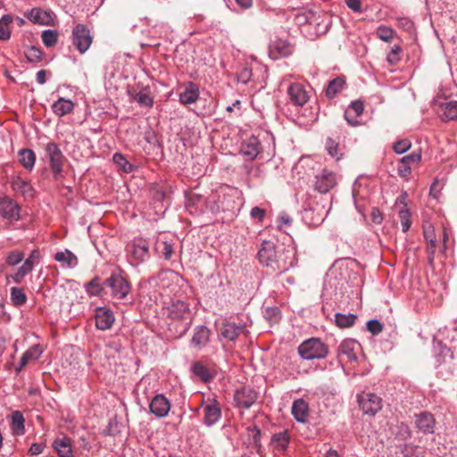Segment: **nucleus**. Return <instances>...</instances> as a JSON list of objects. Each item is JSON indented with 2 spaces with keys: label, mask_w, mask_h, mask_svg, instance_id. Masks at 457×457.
<instances>
[{
  "label": "nucleus",
  "mask_w": 457,
  "mask_h": 457,
  "mask_svg": "<svg viewBox=\"0 0 457 457\" xmlns=\"http://www.w3.org/2000/svg\"><path fill=\"white\" fill-rule=\"evenodd\" d=\"M42 353L43 350L39 345H32L22 354V364H27L30 361H37Z\"/></svg>",
  "instance_id": "obj_38"
},
{
  "label": "nucleus",
  "mask_w": 457,
  "mask_h": 457,
  "mask_svg": "<svg viewBox=\"0 0 457 457\" xmlns=\"http://www.w3.org/2000/svg\"><path fill=\"white\" fill-rule=\"evenodd\" d=\"M261 152V143L257 137L250 136L242 140L239 154L246 161H253Z\"/></svg>",
  "instance_id": "obj_9"
},
{
  "label": "nucleus",
  "mask_w": 457,
  "mask_h": 457,
  "mask_svg": "<svg viewBox=\"0 0 457 457\" xmlns=\"http://www.w3.org/2000/svg\"><path fill=\"white\" fill-rule=\"evenodd\" d=\"M287 94L290 101L298 106L304 105L310 98V92L300 83H292L287 89Z\"/></svg>",
  "instance_id": "obj_15"
},
{
  "label": "nucleus",
  "mask_w": 457,
  "mask_h": 457,
  "mask_svg": "<svg viewBox=\"0 0 457 457\" xmlns=\"http://www.w3.org/2000/svg\"><path fill=\"white\" fill-rule=\"evenodd\" d=\"M350 108L355 112V114H361L364 110V104L361 100L353 101L350 104Z\"/></svg>",
  "instance_id": "obj_58"
},
{
  "label": "nucleus",
  "mask_w": 457,
  "mask_h": 457,
  "mask_svg": "<svg viewBox=\"0 0 457 457\" xmlns=\"http://www.w3.org/2000/svg\"><path fill=\"white\" fill-rule=\"evenodd\" d=\"M414 417L415 425L420 433L428 435L435 432L436 420L432 413L422 411L415 414Z\"/></svg>",
  "instance_id": "obj_14"
},
{
  "label": "nucleus",
  "mask_w": 457,
  "mask_h": 457,
  "mask_svg": "<svg viewBox=\"0 0 457 457\" xmlns=\"http://www.w3.org/2000/svg\"><path fill=\"white\" fill-rule=\"evenodd\" d=\"M360 408L365 414L374 416L382 408L381 398L373 393H363L358 396Z\"/></svg>",
  "instance_id": "obj_5"
},
{
  "label": "nucleus",
  "mask_w": 457,
  "mask_h": 457,
  "mask_svg": "<svg viewBox=\"0 0 457 457\" xmlns=\"http://www.w3.org/2000/svg\"><path fill=\"white\" fill-rule=\"evenodd\" d=\"M149 256V245L145 240L139 239L133 242L131 249V259L134 262L133 265H139L146 261Z\"/></svg>",
  "instance_id": "obj_16"
},
{
  "label": "nucleus",
  "mask_w": 457,
  "mask_h": 457,
  "mask_svg": "<svg viewBox=\"0 0 457 457\" xmlns=\"http://www.w3.org/2000/svg\"><path fill=\"white\" fill-rule=\"evenodd\" d=\"M45 448V445L42 443H34L31 445L29 453L31 455H38L40 454Z\"/></svg>",
  "instance_id": "obj_60"
},
{
  "label": "nucleus",
  "mask_w": 457,
  "mask_h": 457,
  "mask_svg": "<svg viewBox=\"0 0 457 457\" xmlns=\"http://www.w3.org/2000/svg\"><path fill=\"white\" fill-rule=\"evenodd\" d=\"M358 343L353 339H345L341 342L337 349L338 357L345 356L350 361H355L357 360L356 348Z\"/></svg>",
  "instance_id": "obj_19"
},
{
  "label": "nucleus",
  "mask_w": 457,
  "mask_h": 457,
  "mask_svg": "<svg viewBox=\"0 0 457 457\" xmlns=\"http://www.w3.org/2000/svg\"><path fill=\"white\" fill-rule=\"evenodd\" d=\"M24 255H23V253L21 252V251H12L11 253H8L7 257H6V262L9 264V265H16L18 264L19 262H21L23 259Z\"/></svg>",
  "instance_id": "obj_52"
},
{
  "label": "nucleus",
  "mask_w": 457,
  "mask_h": 457,
  "mask_svg": "<svg viewBox=\"0 0 457 457\" xmlns=\"http://www.w3.org/2000/svg\"><path fill=\"white\" fill-rule=\"evenodd\" d=\"M397 172L399 176L406 178L411 174V168L408 165V163L402 162V161L400 160L397 166Z\"/></svg>",
  "instance_id": "obj_57"
},
{
  "label": "nucleus",
  "mask_w": 457,
  "mask_h": 457,
  "mask_svg": "<svg viewBox=\"0 0 457 457\" xmlns=\"http://www.w3.org/2000/svg\"><path fill=\"white\" fill-rule=\"evenodd\" d=\"M314 208L305 209L303 212V219L312 226H318L321 224L327 217L328 212L322 210L314 216Z\"/></svg>",
  "instance_id": "obj_31"
},
{
  "label": "nucleus",
  "mask_w": 457,
  "mask_h": 457,
  "mask_svg": "<svg viewBox=\"0 0 457 457\" xmlns=\"http://www.w3.org/2000/svg\"><path fill=\"white\" fill-rule=\"evenodd\" d=\"M26 18L39 25H52L54 19L51 12L44 11L41 8H32L25 13Z\"/></svg>",
  "instance_id": "obj_18"
},
{
  "label": "nucleus",
  "mask_w": 457,
  "mask_h": 457,
  "mask_svg": "<svg viewBox=\"0 0 457 457\" xmlns=\"http://www.w3.org/2000/svg\"><path fill=\"white\" fill-rule=\"evenodd\" d=\"M245 331L244 325H237L233 322H226L222 324L220 334L224 338L234 341L237 337Z\"/></svg>",
  "instance_id": "obj_22"
},
{
  "label": "nucleus",
  "mask_w": 457,
  "mask_h": 457,
  "mask_svg": "<svg viewBox=\"0 0 457 457\" xmlns=\"http://www.w3.org/2000/svg\"><path fill=\"white\" fill-rule=\"evenodd\" d=\"M34 266V261L26 259L20 268H21L28 274L33 270Z\"/></svg>",
  "instance_id": "obj_63"
},
{
  "label": "nucleus",
  "mask_w": 457,
  "mask_h": 457,
  "mask_svg": "<svg viewBox=\"0 0 457 457\" xmlns=\"http://www.w3.org/2000/svg\"><path fill=\"white\" fill-rule=\"evenodd\" d=\"M27 275V273L21 269V268H19L18 270L11 275L10 277L12 278V280L19 284L21 282V280L23 279V278Z\"/></svg>",
  "instance_id": "obj_62"
},
{
  "label": "nucleus",
  "mask_w": 457,
  "mask_h": 457,
  "mask_svg": "<svg viewBox=\"0 0 457 457\" xmlns=\"http://www.w3.org/2000/svg\"><path fill=\"white\" fill-rule=\"evenodd\" d=\"M273 446L278 450H286L289 443L287 431H282L273 435L271 438Z\"/></svg>",
  "instance_id": "obj_37"
},
{
  "label": "nucleus",
  "mask_w": 457,
  "mask_h": 457,
  "mask_svg": "<svg viewBox=\"0 0 457 457\" xmlns=\"http://www.w3.org/2000/svg\"><path fill=\"white\" fill-rule=\"evenodd\" d=\"M155 251L162 254L166 261L170 260L174 252L172 245L167 241H157Z\"/></svg>",
  "instance_id": "obj_41"
},
{
  "label": "nucleus",
  "mask_w": 457,
  "mask_h": 457,
  "mask_svg": "<svg viewBox=\"0 0 457 457\" xmlns=\"http://www.w3.org/2000/svg\"><path fill=\"white\" fill-rule=\"evenodd\" d=\"M46 155L49 158L50 166L54 177H57L62 171L64 156L60 147L53 142L46 146Z\"/></svg>",
  "instance_id": "obj_8"
},
{
  "label": "nucleus",
  "mask_w": 457,
  "mask_h": 457,
  "mask_svg": "<svg viewBox=\"0 0 457 457\" xmlns=\"http://www.w3.org/2000/svg\"><path fill=\"white\" fill-rule=\"evenodd\" d=\"M265 213H266L265 210L255 206V207L252 208V210L250 212V216L252 219L257 220L259 222H262L264 219Z\"/></svg>",
  "instance_id": "obj_56"
},
{
  "label": "nucleus",
  "mask_w": 457,
  "mask_h": 457,
  "mask_svg": "<svg viewBox=\"0 0 457 457\" xmlns=\"http://www.w3.org/2000/svg\"><path fill=\"white\" fill-rule=\"evenodd\" d=\"M72 43L81 54H84L92 44L89 29L83 24H78L72 30Z\"/></svg>",
  "instance_id": "obj_4"
},
{
  "label": "nucleus",
  "mask_w": 457,
  "mask_h": 457,
  "mask_svg": "<svg viewBox=\"0 0 457 457\" xmlns=\"http://www.w3.org/2000/svg\"><path fill=\"white\" fill-rule=\"evenodd\" d=\"M371 220L376 224H380L383 220V215L378 209L374 208L370 214Z\"/></svg>",
  "instance_id": "obj_61"
},
{
  "label": "nucleus",
  "mask_w": 457,
  "mask_h": 457,
  "mask_svg": "<svg viewBox=\"0 0 457 457\" xmlns=\"http://www.w3.org/2000/svg\"><path fill=\"white\" fill-rule=\"evenodd\" d=\"M421 159L420 153H412L411 154L403 156L401 161L402 162L408 163L411 167V164L418 163Z\"/></svg>",
  "instance_id": "obj_55"
},
{
  "label": "nucleus",
  "mask_w": 457,
  "mask_h": 457,
  "mask_svg": "<svg viewBox=\"0 0 457 457\" xmlns=\"http://www.w3.org/2000/svg\"><path fill=\"white\" fill-rule=\"evenodd\" d=\"M328 353V346L320 338L316 337L303 341L298 347L299 355L307 361L324 359Z\"/></svg>",
  "instance_id": "obj_2"
},
{
  "label": "nucleus",
  "mask_w": 457,
  "mask_h": 457,
  "mask_svg": "<svg viewBox=\"0 0 457 457\" xmlns=\"http://www.w3.org/2000/svg\"><path fill=\"white\" fill-rule=\"evenodd\" d=\"M367 329L372 335H378L383 330V324L378 320H370L367 322Z\"/></svg>",
  "instance_id": "obj_53"
},
{
  "label": "nucleus",
  "mask_w": 457,
  "mask_h": 457,
  "mask_svg": "<svg viewBox=\"0 0 457 457\" xmlns=\"http://www.w3.org/2000/svg\"><path fill=\"white\" fill-rule=\"evenodd\" d=\"M309 406L303 399H297L292 405V415L300 423H304L307 420Z\"/></svg>",
  "instance_id": "obj_23"
},
{
  "label": "nucleus",
  "mask_w": 457,
  "mask_h": 457,
  "mask_svg": "<svg viewBox=\"0 0 457 457\" xmlns=\"http://www.w3.org/2000/svg\"><path fill=\"white\" fill-rule=\"evenodd\" d=\"M24 417L22 413L19 411H15L12 412L11 415V429L12 434L16 436H21L25 432L24 427Z\"/></svg>",
  "instance_id": "obj_29"
},
{
  "label": "nucleus",
  "mask_w": 457,
  "mask_h": 457,
  "mask_svg": "<svg viewBox=\"0 0 457 457\" xmlns=\"http://www.w3.org/2000/svg\"><path fill=\"white\" fill-rule=\"evenodd\" d=\"M74 107V103L70 99L60 97L53 104L54 114H69Z\"/></svg>",
  "instance_id": "obj_32"
},
{
  "label": "nucleus",
  "mask_w": 457,
  "mask_h": 457,
  "mask_svg": "<svg viewBox=\"0 0 457 457\" xmlns=\"http://www.w3.org/2000/svg\"><path fill=\"white\" fill-rule=\"evenodd\" d=\"M319 18L311 10L298 12L295 14L294 21L297 26L318 23Z\"/></svg>",
  "instance_id": "obj_28"
},
{
  "label": "nucleus",
  "mask_w": 457,
  "mask_h": 457,
  "mask_svg": "<svg viewBox=\"0 0 457 457\" xmlns=\"http://www.w3.org/2000/svg\"><path fill=\"white\" fill-rule=\"evenodd\" d=\"M283 251H278L273 243L270 241H263L257 256L260 262L267 267H270L273 270L282 273L287 271L292 265H287L281 261Z\"/></svg>",
  "instance_id": "obj_1"
},
{
  "label": "nucleus",
  "mask_w": 457,
  "mask_h": 457,
  "mask_svg": "<svg viewBox=\"0 0 457 457\" xmlns=\"http://www.w3.org/2000/svg\"><path fill=\"white\" fill-rule=\"evenodd\" d=\"M0 216L10 222L18 221L21 219V206L10 197H1Z\"/></svg>",
  "instance_id": "obj_7"
},
{
  "label": "nucleus",
  "mask_w": 457,
  "mask_h": 457,
  "mask_svg": "<svg viewBox=\"0 0 457 457\" xmlns=\"http://www.w3.org/2000/svg\"><path fill=\"white\" fill-rule=\"evenodd\" d=\"M199 96V90L197 87L189 82L185 89L179 94V100L182 104H192L197 100Z\"/></svg>",
  "instance_id": "obj_26"
},
{
  "label": "nucleus",
  "mask_w": 457,
  "mask_h": 457,
  "mask_svg": "<svg viewBox=\"0 0 457 457\" xmlns=\"http://www.w3.org/2000/svg\"><path fill=\"white\" fill-rule=\"evenodd\" d=\"M325 147L328 154L335 158L336 160H340L342 157V154H339V144L336 140L331 137H328L326 139Z\"/></svg>",
  "instance_id": "obj_42"
},
{
  "label": "nucleus",
  "mask_w": 457,
  "mask_h": 457,
  "mask_svg": "<svg viewBox=\"0 0 457 457\" xmlns=\"http://www.w3.org/2000/svg\"><path fill=\"white\" fill-rule=\"evenodd\" d=\"M12 21V17L9 14H5L0 19V40H8L10 38V25Z\"/></svg>",
  "instance_id": "obj_39"
},
{
  "label": "nucleus",
  "mask_w": 457,
  "mask_h": 457,
  "mask_svg": "<svg viewBox=\"0 0 457 457\" xmlns=\"http://www.w3.org/2000/svg\"><path fill=\"white\" fill-rule=\"evenodd\" d=\"M41 39L46 47H52L58 41V32L53 29L44 30L41 34Z\"/></svg>",
  "instance_id": "obj_43"
},
{
  "label": "nucleus",
  "mask_w": 457,
  "mask_h": 457,
  "mask_svg": "<svg viewBox=\"0 0 457 457\" xmlns=\"http://www.w3.org/2000/svg\"><path fill=\"white\" fill-rule=\"evenodd\" d=\"M42 55V51L36 46H30L25 51V56L29 62H37L40 61Z\"/></svg>",
  "instance_id": "obj_48"
},
{
  "label": "nucleus",
  "mask_w": 457,
  "mask_h": 457,
  "mask_svg": "<svg viewBox=\"0 0 457 457\" xmlns=\"http://www.w3.org/2000/svg\"><path fill=\"white\" fill-rule=\"evenodd\" d=\"M258 395L253 388L244 386L236 391L234 400L237 407L249 409L257 401Z\"/></svg>",
  "instance_id": "obj_11"
},
{
  "label": "nucleus",
  "mask_w": 457,
  "mask_h": 457,
  "mask_svg": "<svg viewBox=\"0 0 457 457\" xmlns=\"http://www.w3.org/2000/svg\"><path fill=\"white\" fill-rule=\"evenodd\" d=\"M291 54V46L284 41H275L270 46V54L273 59Z\"/></svg>",
  "instance_id": "obj_27"
},
{
  "label": "nucleus",
  "mask_w": 457,
  "mask_h": 457,
  "mask_svg": "<svg viewBox=\"0 0 457 457\" xmlns=\"http://www.w3.org/2000/svg\"><path fill=\"white\" fill-rule=\"evenodd\" d=\"M19 158L21 164L29 170H31L34 168L36 155L34 152L30 149H21L19 151Z\"/></svg>",
  "instance_id": "obj_33"
},
{
  "label": "nucleus",
  "mask_w": 457,
  "mask_h": 457,
  "mask_svg": "<svg viewBox=\"0 0 457 457\" xmlns=\"http://www.w3.org/2000/svg\"><path fill=\"white\" fill-rule=\"evenodd\" d=\"M337 184L336 174L327 169L322 170L315 176L314 188L320 194H326Z\"/></svg>",
  "instance_id": "obj_10"
},
{
  "label": "nucleus",
  "mask_w": 457,
  "mask_h": 457,
  "mask_svg": "<svg viewBox=\"0 0 457 457\" xmlns=\"http://www.w3.org/2000/svg\"><path fill=\"white\" fill-rule=\"evenodd\" d=\"M104 287L111 290L113 298L119 300L124 299L131 290L130 283L117 273H112L104 280Z\"/></svg>",
  "instance_id": "obj_3"
},
{
  "label": "nucleus",
  "mask_w": 457,
  "mask_h": 457,
  "mask_svg": "<svg viewBox=\"0 0 457 457\" xmlns=\"http://www.w3.org/2000/svg\"><path fill=\"white\" fill-rule=\"evenodd\" d=\"M133 98L140 106L143 107H150L154 103L150 92L146 89L140 90L139 92L136 93L133 96Z\"/></svg>",
  "instance_id": "obj_40"
},
{
  "label": "nucleus",
  "mask_w": 457,
  "mask_h": 457,
  "mask_svg": "<svg viewBox=\"0 0 457 457\" xmlns=\"http://www.w3.org/2000/svg\"><path fill=\"white\" fill-rule=\"evenodd\" d=\"M204 411L203 423L206 427H212L221 418V407L218 401L215 399H208L207 402L202 404Z\"/></svg>",
  "instance_id": "obj_6"
},
{
  "label": "nucleus",
  "mask_w": 457,
  "mask_h": 457,
  "mask_svg": "<svg viewBox=\"0 0 457 457\" xmlns=\"http://www.w3.org/2000/svg\"><path fill=\"white\" fill-rule=\"evenodd\" d=\"M191 370L196 377H198L204 382H209L213 378L212 375L211 374L207 367L204 366L202 362H194L191 366Z\"/></svg>",
  "instance_id": "obj_34"
},
{
  "label": "nucleus",
  "mask_w": 457,
  "mask_h": 457,
  "mask_svg": "<svg viewBox=\"0 0 457 457\" xmlns=\"http://www.w3.org/2000/svg\"><path fill=\"white\" fill-rule=\"evenodd\" d=\"M167 315L175 320H187L190 316L188 304L181 300L172 301L167 306Z\"/></svg>",
  "instance_id": "obj_13"
},
{
  "label": "nucleus",
  "mask_w": 457,
  "mask_h": 457,
  "mask_svg": "<svg viewBox=\"0 0 457 457\" xmlns=\"http://www.w3.org/2000/svg\"><path fill=\"white\" fill-rule=\"evenodd\" d=\"M171 404L163 394H157L150 402L149 409L156 418H164L169 414Z\"/></svg>",
  "instance_id": "obj_12"
},
{
  "label": "nucleus",
  "mask_w": 457,
  "mask_h": 457,
  "mask_svg": "<svg viewBox=\"0 0 457 457\" xmlns=\"http://www.w3.org/2000/svg\"><path fill=\"white\" fill-rule=\"evenodd\" d=\"M402 48L398 45H395L387 54L386 60L391 65H395L401 60L400 54Z\"/></svg>",
  "instance_id": "obj_49"
},
{
  "label": "nucleus",
  "mask_w": 457,
  "mask_h": 457,
  "mask_svg": "<svg viewBox=\"0 0 457 457\" xmlns=\"http://www.w3.org/2000/svg\"><path fill=\"white\" fill-rule=\"evenodd\" d=\"M211 331L206 326H197L191 339V344L195 347L202 348L205 346L210 338Z\"/></svg>",
  "instance_id": "obj_21"
},
{
  "label": "nucleus",
  "mask_w": 457,
  "mask_h": 457,
  "mask_svg": "<svg viewBox=\"0 0 457 457\" xmlns=\"http://www.w3.org/2000/svg\"><path fill=\"white\" fill-rule=\"evenodd\" d=\"M346 5L355 12H361V0H345Z\"/></svg>",
  "instance_id": "obj_59"
},
{
  "label": "nucleus",
  "mask_w": 457,
  "mask_h": 457,
  "mask_svg": "<svg viewBox=\"0 0 457 457\" xmlns=\"http://www.w3.org/2000/svg\"><path fill=\"white\" fill-rule=\"evenodd\" d=\"M253 72L248 67H244L237 74V79L243 84H246L252 79Z\"/></svg>",
  "instance_id": "obj_54"
},
{
  "label": "nucleus",
  "mask_w": 457,
  "mask_h": 457,
  "mask_svg": "<svg viewBox=\"0 0 457 457\" xmlns=\"http://www.w3.org/2000/svg\"><path fill=\"white\" fill-rule=\"evenodd\" d=\"M394 33L395 32L392 29L383 26V25L379 26L377 30L378 37L381 40L386 41V42H388L392 39Z\"/></svg>",
  "instance_id": "obj_51"
},
{
  "label": "nucleus",
  "mask_w": 457,
  "mask_h": 457,
  "mask_svg": "<svg viewBox=\"0 0 457 457\" xmlns=\"http://www.w3.org/2000/svg\"><path fill=\"white\" fill-rule=\"evenodd\" d=\"M101 279L98 277H95L91 281L86 284V291L88 295L93 296H99L102 295L104 289V283L101 284Z\"/></svg>",
  "instance_id": "obj_35"
},
{
  "label": "nucleus",
  "mask_w": 457,
  "mask_h": 457,
  "mask_svg": "<svg viewBox=\"0 0 457 457\" xmlns=\"http://www.w3.org/2000/svg\"><path fill=\"white\" fill-rule=\"evenodd\" d=\"M11 299L14 305L21 306L26 303L27 296L21 288L13 287L11 288Z\"/></svg>",
  "instance_id": "obj_46"
},
{
  "label": "nucleus",
  "mask_w": 457,
  "mask_h": 457,
  "mask_svg": "<svg viewBox=\"0 0 457 457\" xmlns=\"http://www.w3.org/2000/svg\"><path fill=\"white\" fill-rule=\"evenodd\" d=\"M12 188L17 192L21 194L25 197H32L33 196V187L29 184V182L22 179L21 178H16L12 181Z\"/></svg>",
  "instance_id": "obj_30"
},
{
  "label": "nucleus",
  "mask_w": 457,
  "mask_h": 457,
  "mask_svg": "<svg viewBox=\"0 0 457 457\" xmlns=\"http://www.w3.org/2000/svg\"><path fill=\"white\" fill-rule=\"evenodd\" d=\"M112 161L126 173H130L134 169L133 165L129 163L125 156L120 153H115L113 154Z\"/></svg>",
  "instance_id": "obj_44"
},
{
  "label": "nucleus",
  "mask_w": 457,
  "mask_h": 457,
  "mask_svg": "<svg viewBox=\"0 0 457 457\" xmlns=\"http://www.w3.org/2000/svg\"><path fill=\"white\" fill-rule=\"evenodd\" d=\"M411 146V143L408 139H400L394 143L393 149L396 154H403L407 152Z\"/></svg>",
  "instance_id": "obj_50"
},
{
  "label": "nucleus",
  "mask_w": 457,
  "mask_h": 457,
  "mask_svg": "<svg viewBox=\"0 0 457 457\" xmlns=\"http://www.w3.org/2000/svg\"><path fill=\"white\" fill-rule=\"evenodd\" d=\"M53 447L60 457H72V441L70 437L63 436L56 438L53 443Z\"/></svg>",
  "instance_id": "obj_20"
},
{
  "label": "nucleus",
  "mask_w": 457,
  "mask_h": 457,
  "mask_svg": "<svg viewBox=\"0 0 457 457\" xmlns=\"http://www.w3.org/2000/svg\"><path fill=\"white\" fill-rule=\"evenodd\" d=\"M36 80L40 85H43L46 82V71L44 70H40L37 72Z\"/></svg>",
  "instance_id": "obj_64"
},
{
  "label": "nucleus",
  "mask_w": 457,
  "mask_h": 457,
  "mask_svg": "<svg viewBox=\"0 0 457 457\" xmlns=\"http://www.w3.org/2000/svg\"><path fill=\"white\" fill-rule=\"evenodd\" d=\"M438 105L441 110L446 114L447 112L450 114H457V101H437Z\"/></svg>",
  "instance_id": "obj_47"
},
{
  "label": "nucleus",
  "mask_w": 457,
  "mask_h": 457,
  "mask_svg": "<svg viewBox=\"0 0 457 457\" xmlns=\"http://www.w3.org/2000/svg\"><path fill=\"white\" fill-rule=\"evenodd\" d=\"M345 80L344 77L339 76L329 80L324 90L326 97L328 99H333L338 93L345 89Z\"/></svg>",
  "instance_id": "obj_24"
},
{
  "label": "nucleus",
  "mask_w": 457,
  "mask_h": 457,
  "mask_svg": "<svg viewBox=\"0 0 457 457\" xmlns=\"http://www.w3.org/2000/svg\"><path fill=\"white\" fill-rule=\"evenodd\" d=\"M399 218L401 220L402 230L403 232H407L411 225V212L409 209L406 207V204H403V207L399 211Z\"/></svg>",
  "instance_id": "obj_45"
},
{
  "label": "nucleus",
  "mask_w": 457,
  "mask_h": 457,
  "mask_svg": "<svg viewBox=\"0 0 457 457\" xmlns=\"http://www.w3.org/2000/svg\"><path fill=\"white\" fill-rule=\"evenodd\" d=\"M357 320V316L353 313L344 314L337 313L335 315V322L339 328L352 327Z\"/></svg>",
  "instance_id": "obj_36"
},
{
  "label": "nucleus",
  "mask_w": 457,
  "mask_h": 457,
  "mask_svg": "<svg viewBox=\"0 0 457 457\" xmlns=\"http://www.w3.org/2000/svg\"><path fill=\"white\" fill-rule=\"evenodd\" d=\"M54 260L62 263V267L65 268H75L78 265L77 256L68 249L64 251L57 252L54 254Z\"/></svg>",
  "instance_id": "obj_25"
},
{
  "label": "nucleus",
  "mask_w": 457,
  "mask_h": 457,
  "mask_svg": "<svg viewBox=\"0 0 457 457\" xmlns=\"http://www.w3.org/2000/svg\"><path fill=\"white\" fill-rule=\"evenodd\" d=\"M96 326L100 330H106L112 328L115 320L112 311L104 307H98L96 311Z\"/></svg>",
  "instance_id": "obj_17"
}]
</instances>
